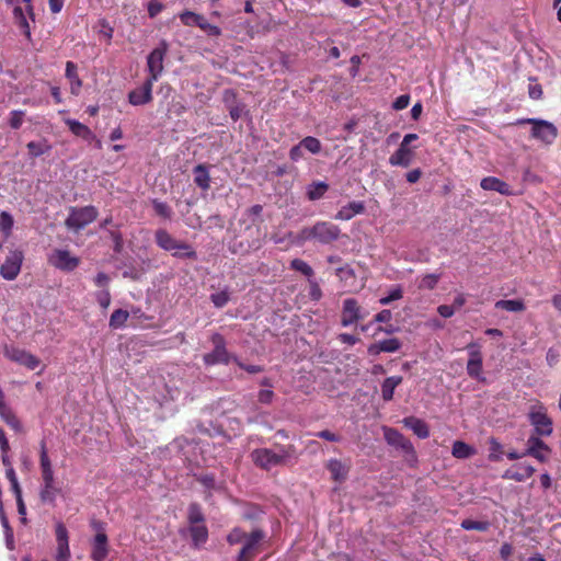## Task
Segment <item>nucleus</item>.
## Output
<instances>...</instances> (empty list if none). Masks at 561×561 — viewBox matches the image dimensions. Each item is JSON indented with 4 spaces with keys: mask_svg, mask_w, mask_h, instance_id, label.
Listing matches in <instances>:
<instances>
[{
    "mask_svg": "<svg viewBox=\"0 0 561 561\" xmlns=\"http://www.w3.org/2000/svg\"><path fill=\"white\" fill-rule=\"evenodd\" d=\"M94 285L101 289H108L111 277L104 272H99L93 279Z\"/></svg>",
    "mask_w": 561,
    "mask_h": 561,
    "instance_id": "obj_53",
    "label": "nucleus"
},
{
    "mask_svg": "<svg viewBox=\"0 0 561 561\" xmlns=\"http://www.w3.org/2000/svg\"><path fill=\"white\" fill-rule=\"evenodd\" d=\"M70 548L69 543L57 545L56 561H69Z\"/></svg>",
    "mask_w": 561,
    "mask_h": 561,
    "instance_id": "obj_54",
    "label": "nucleus"
},
{
    "mask_svg": "<svg viewBox=\"0 0 561 561\" xmlns=\"http://www.w3.org/2000/svg\"><path fill=\"white\" fill-rule=\"evenodd\" d=\"M23 260V251L19 249L11 250L0 266V276L7 280L15 279L21 272Z\"/></svg>",
    "mask_w": 561,
    "mask_h": 561,
    "instance_id": "obj_13",
    "label": "nucleus"
},
{
    "mask_svg": "<svg viewBox=\"0 0 561 561\" xmlns=\"http://www.w3.org/2000/svg\"><path fill=\"white\" fill-rule=\"evenodd\" d=\"M476 453L474 448L465 442L456 440L453 444L451 454L455 458L466 459L473 456Z\"/></svg>",
    "mask_w": 561,
    "mask_h": 561,
    "instance_id": "obj_35",
    "label": "nucleus"
},
{
    "mask_svg": "<svg viewBox=\"0 0 561 561\" xmlns=\"http://www.w3.org/2000/svg\"><path fill=\"white\" fill-rule=\"evenodd\" d=\"M252 461L255 466L264 470H271L277 466H285L291 459L297 458L296 447L294 445H278L277 451L270 448H257L251 453Z\"/></svg>",
    "mask_w": 561,
    "mask_h": 561,
    "instance_id": "obj_2",
    "label": "nucleus"
},
{
    "mask_svg": "<svg viewBox=\"0 0 561 561\" xmlns=\"http://www.w3.org/2000/svg\"><path fill=\"white\" fill-rule=\"evenodd\" d=\"M469 358L467 362V374L470 378L476 379L480 382H485L486 379L483 376V355L481 352V346L471 342L466 346Z\"/></svg>",
    "mask_w": 561,
    "mask_h": 561,
    "instance_id": "obj_9",
    "label": "nucleus"
},
{
    "mask_svg": "<svg viewBox=\"0 0 561 561\" xmlns=\"http://www.w3.org/2000/svg\"><path fill=\"white\" fill-rule=\"evenodd\" d=\"M363 318L364 316L362 314V307L356 299L347 298L343 301L341 314L342 327H350Z\"/></svg>",
    "mask_w": 561,
    "mask_h": 561,
    "instance_id": "obj_17",
    "label": "nucleus"
},
{
    "mask_svg": "<svg viewBox=\"0 0 561 561\" xmlns=\"http://www.w3.org/2000/svg\"><path fill=\"white\" fill-rule=\"evenodd\" d=\"M66 77L70 80V91L73 95L80 93L82 80L78 76L77 66L72 61L66 62Z\"/></svg>",
    "mask_w": 561,
    "mask_h": 561,
    "instance_id": "obj_31",
    "label": "nucleus"
},
{
    "mask_svg": "<svg viewBox=\"0 0 561 561\" xmlns=\"http://www.w3.org/2000/svg\"><path fill=\"white\" fill-rule=\"evenodd\" d=\"M25 116V111L22 110H13L9 114V125L12 129H19Z\"/></svg>",
    "mask_w": 561,
    "mask_h": 561,
    "instance_id": "obj_48",
    "label": "nucleus"
},
{
    "mask_svg": "<svg viewBox=\"0 0 561 561\" xmlns=\"http://www.w3.org/2000/svg\"><path fill=\"white\" fill-rule=\"evenodd\" d=\"M480 186L484 191H494L506 196L512 194L511 186L506 182L495 176L483 178L480 182Z\"/></svg>",
    "mask_w": 561,
    "mask_h": 561,
    "instance_id": "obj_24",
    "label": "nucleus"
},
{
    "mask_svg": "<svg viewBox=\"0 0 561 561\" xmlns=\"http://www.w3.org/2000/svg\"><path fill=\"white\" fill-rule=\"evenodd\" d=\"M403 378L401 376H391L383 380L381 383V397L383 401H391L393 399L394 389L401 385Z\"/></svg>",
    "mask_w": 561,
    "mask_h": 561,
    "instance_id": "obj_32",
    "label": "nucleus"
},
{
    "mask_svg": "<svg viewBox=\"0 0 561 561\" xmlns=\"http://www.w3.org/2000/svg\"><path fill=\"white\" fill-rule=\"evenodd\" d=\"M0 417L5 422L8 426H10L16 433L22 432L23 427L13 412V410L5 403V394L0 387Z\"/></svg>",
    "mask_w": 561,
    "mask_h": 561,
    "instance_id": "obj_20",
    "label": "nucleus"
},
{
    "mask_svg": "<svg viewBox=\"0 0 561 561\" xmlns=\"http://www.w3.org/2000/svg\"><path fill=\"white\" fill-rule=\"evenodd\" d=\"M413 158V152L409 147L402 145L390 156L389 163L393 167L408 168Z\"/></svg>",
    "mask_w": 561,
    "mask_h": 561,
    "instance_id": "obj_25",
    "label": "nucleus"
},
{
    "mask_svg": "<svg viewBox=\"0 0 561 561\" xmlns=\"http://www.w3.org/2000/svg\"><path fill=\"white\" fill-rule=\"evenodd\" d=\"M402 297H403V291H402L401 286H396L394 288H392L390 290L388 296L382 297V298L379 299V304L382 305V306H387V305L391 304L394 300L401 299Z\"/></svg>",
    "mask_w": 561,
    "mask_h": 561,
    "instance_id": "obj_49",
    "label": "nucleus"
},
{
    "mask_svg": "<svg viewBox=\"0 0 561 561\" xmlns=\"http://www.w3.org/2000/svg\"><path fill=\"white\" fill-rule=\"evenodd\" d=\"M327 468L331 472L334 481L341 482L346 479L347 470L340 460L330 459L328 461Z\"/></svg>",
    "mask_w": 561,
    "mask_h": 561,
    "instance_id": "obj_34",
    "label": "nucleus"
},
{
    "mask_svg": "<svg viewBox=\"0 0 561 561\" xmlns=\"http://www.w3.org/2000/svg\"><path fill=\"white\" fill-rule=\"evenodd\" d=\"M39 466L42 473L39 499L43 503L55 506L56 497L61 493V489L56 485L51 461L44 440L41 443Z\"/></svg>",
    "mask_w": 561,
    "mask_h": 561,
    "instance_id": "obj_3",
    "label": "nucleus"
},
{
    "mask_svg": "<svg viewBox=\"0 0 561 561\" xmlns=\"http://www.w3.org/2000/svg\"><path fill=\"white\" fill-rule=\"evenodd\" d=\"M95 300L100 307L106 310L111 305V293L110 289H101L94 294Z\"/></svg>",
    "mask_w": 561,
    "mask_h": 561,
    "instance_id": "obj_50",
    "label": "nucleus"
},
{
    "mask_svg": "<svg viewBox=\"0 0 561 561\" xmlns=\"http://www.w3.org/2000/svg\"><path fill=\"white\" fill-rule=\"evenodd\" d=\"M262 211L263 206L260 204L253 205L245 210L244 215L251 218V225H248L244 229V234H247L248 238L245 241L234 242L230 247V251L233 254L244 255L262 247V240L264 238V233L261 230L263 221L261 218Z\"/></svg>",
    "mask_w": 561,
    "mask_h": 561,
    "instance_id": "obj_1",
    "label": "nucleus"
},
{
    "mask_svg": "<svg viewBox=\"0 0 561 561\" xmlns=\"http://www.w3.org/2000/svg\"><path fill=\"white\" fill-rule=\"evenodd\" d=\"M152 87L153 83L146 80L140 88L128 93V102L135 106L150 103L152 101Z\"/></svg>",
    "mask_w": 561,
    "mask_h": 561,
    "instance_id": "obj_19",
    "label": "nucleus"
},
{
    "mask_svg": "<svg viewBox=\"0 0 561 561\" xmlns=\"http://www.w3.org/2000/svg\"><path fill=\"white\" fill-rule=\"evenodd\" d=\"M274 399V392L271 389H264L259 391L257 400L263 404H270Z\"/></svg>",
    "mask_w": 561,
    "mask_h": 561,
    "instance_id": "obj_60",
    "label": "nucleus"
},
{
    "mask_svg": "<svg viewBox=\"0 0 561 561\" xmlns=\"http://www.w3.org/2000/svg\"><path fill=\"white\" fill-rule=\"evenodd\" d=\"M214 350L204 355L203 360L205 365L213 366L216 364H229L230 356L226 348V340L220 333H214L210 337Z\"/></svg>",
    "mask_w": 561,
    "mask_h": 561,
    "instance_id": "obj_10",
    "label": "nucleus"
},
{
    "mask_svg": "<svg viewBox=\"0 0 561 561\" xmlns=\"http://www.w3.org/2000/svg\"><path fill=\"white\" fill-rule=\"evenodd\" d=\"M55 534L57 545L69 543L68 530L61 522L56 524Z\"/></svg>",
    "mask_w": 561,
    "mask_h": 561,
    "instance_id": "obj_51",
    "label": "nucleus"
},
{
    "mask_svg": "<svg viewBox=\"0 0 561 561\" xmlns=\"http://www.w3.org/2000/svg\"><path fill=\"white\" fill-rule=\"evenodd\" d=\"M341 236L339 226L330 221H318L311 227H305L300 230L298 239L301 242L317 241L321 244H330L336 241Z\"/></svg>",
    "mask_w": 561,
    "mask_h": 561,
    "instance_id": "obj_4",
    "label": "nucleus"
},
{
    "mask_svg": "<svg viewBox=\"0 0 561 561\" xmlns=\"http://www.w3.org/2000/svg\"><path fill=\"white\" fill-rule=\"evenodd\" d=\"M528 421L533 426L535 436L548 437L553 433V421L548 415L547 409L542 402L536 401L528 412Z\"/></svg>",
    "mask_w": 561,
    "mask_h": 561,
    "instance_id": "obj_6",
    "label": "nucleus"
},
{
    "mask_svg": "<svg viewBox=\"0 0 561 561\" xmlns=\"http://www.w3.org/2000/svg\"><path fill=\"white\" fill-rule=\"evenodd\" d=\"M163 4L158 1V0H150L148 2V15L150 18H154L157 16L162 10H163Z\"/></svg>",
    "mask_w": 561,
    "mask_h": 561,
    "instance_id": "obj_56",
    "label": "nucleus"
},
{
    "mask_svg": "<svg viewBox=\"0 0 561 561\" xmlns=\"http://www.w3.org/2000/svg\"><path fill=\"white\" fill-rule=\"evenodd\" d=\"M65 124L69 127L70 131L77 137H80L84 140H92L95 138V135L87 125L76 119L67 118L65 119Z\"/></svg>",
    "mask_w": 561,
    "mask_h": 561,
    "instance_id": "obj_30",
    "label": "nucleus"
},
{
    "mask_svg": "<svg viewBox=\"0 0 561 561\" xmlns=\"http://www.w3.org/2000/svg\"><path fill=\"white\" fill-rule=\"evenodd\" d=\"M209 168L210 167L205 163H199L193 169L194 183L204 192H207L210 188L211 179Z\"/></svg>",
    "mask_w": 561,
    "mask_h": 561,
    "instance_id": "obj_23",
    "label": "nucleus"
},
{
    "mask_svg": "<svg viewBox=\"0 0 561 561\" xmlns=\"http://www.w3.org/2000/svg\"><path fill=\"white\" fill-rule=\"evenodd\" d=\"M494 307L510 312H522L526 309L525 302L522 299L497 300Z\"/></svg>",
    "mask_w": 561,
    "mask_h": 561,
    "instance_id": "obj_33",
    "label": "nucleus"
},
{
    "mask_svg": "<svg viewBox=\"0 0 561 561\" xmlns=\"http://www.w3.org/2000/svg\"><path fill=\"white\" fill-rule=\"evenodd\" d=\"M156 214L164 219H170L172 216V208L165 203L158 199L152 202Z\"/></svg>",
    "mask_w": 561,
    "mask_h": 561,
    "instance_id": "obj_47",
    "label": "nucleus"
},
{
    "mask_svg": "<svg viewBox=\"0 0 561 561\" xmlns=\"http://www.w3.org/2000/svg\"><path fill=\"white\" fill-rule=\"evenodd\" d=\"M13 226H14L13 216L5 210L0 211V232L2 233L4 239H8L11 237Z\"/></svg>",
    "mask_w": 561,
    "mask_h": 561,
    "instance_id": "obj_36",
    "label": "nucleus"
},
{
    "mask_svg": "<svg viewBox=\"0 0 561 561\" xmlns=\"http://www.w3.org/2000/svg\"><path fill=\"white\" fill-rule=\"evenodd\" d=\"M439 280V275L436 274H426L421 283L420 288L434 289Z\"/></svg>",
    "mask_w": 561,
    "mask_h": 561,
    "instance_id": "obj_52",
    "label": "nucleus"
},
{
    "mask_svg": "<svg viewBox=\"0 0 561 561\" xmlns=\"http://www.w3.org/2000/svg\"><path fill=\"white\" fill-rule=\"evenodd\" d=\"M188 533L194 548L198 549L208 540V528L205 524L190 525Z\"/></svg>",
    "mask_w": 561,
    "mask_h": 561,
    "instance_id": "obj_28",
    "label": "nucleus"
},
{
    "mask_svg": "<svg viewBox=\"0 0 561 561\" xmlns=\"http://www.w3.org/2000/svg\"><path fill=\"white\" fill-rule=\"evenodd\" d=\"M290 268L296 272H300L307 277H311L314 274L312 267L301 259H294L290 262Z\"/></svg>",
    "mask_w": 561,
    "mask_h": 561,
    "instance_id": "obj_44",
    "label": "nucleus"
},
{
    "mask_svg": "<svg viewBox=\"0 0 561 561\" xmlns=\"http://www.w3.org/2000/svg\"><path fill=\"white\" fill-rule=\"evenodd\" d=\"M28 154L33 158L39 157L50 151L51 146L47 140L42 141H30L27 145Z\"/></svg>",
    "mask_w": 561,
    "mask_h": 561,
    "instance_id": "obj_38",
    "label": "nucleus"
},
{
    "mask_svg": "<svg viewBox=\"0 0 561 561\" xmlns=\"http://www.w3.org/2000/svg\"><path fill=\"white\" fill-rule=\"evenodd\" d=\"M337 340L341 343L348 344V345H355L356 343L359 342V337H357L355 335H352V334H348V333H340L337 335Z\"/></svg>",
    "mask_w": 561,
    "mask_h": 561,
    "instance_id": "obj_61",
    "label": "nucleus"
},
{
    "mask_svg": "<svg viewBox=\"0 0 561 561\" xmlns=\"http://www.w3.org/2000/svg\"><path fill=\"white\" fill-rule=\"evenodd\" d=\"M98 209L94 206L71 207L65 225L73 231H80L98 217Z\"/></svg>",
    "mask_w": 561,
    "mask_h": 561,
    "instance_id": "obj_8",
    "label": "nucleus"
},
{
    "mask_svg": "<svg viewBox=\"0 0 561 561\" xmlns=\"http://www.w3.org/2000/svg\"><path fill=\"white\" fill-rule=\"evenodd\" d=\"M302 150H304V148L300 144L291 147V149L289 150L290 160H293L295 162L299 161L304 157Z\"/></svg>",
    "mask_w": 561,
    "mask_h": 561,
    "instance_id": "obj_63",
    "label": "nucleus"
},
{
    "mask_svg": "<svg viewBox=\"0 0 561 561\" xmlns=\"http://www.w3.org/2000/svg\"><path fill=\"white\" fill-rule=\"evenodd\" d=\"M409 104H410V95L402 94L396 99V101L392 104V107L397 111H401V110L408 107Z\"/></svg>",
    "mask_w": 561,
    "mask_h": 561,
    "instance_id": "obj_57",
    "label": "nucleus"
},
{
    "mask_svg": "<svg viewBox=\"0 0 561 561\" xmlns=\"http://www.w3.org/2000/svg\"><path fill=\"white\" fill-rule=\"evenodd\" d=\"M401 346V341L397 337H392L370 344L367 348V353L371 356H377L382 352L394 353L398 352Z\"/></svg>",
    "mask_w": 561,
    "mask_h": 561,
    "instance_id": "obj_22",
    "label": "nucleus"
},
{
    "mask_svg": "<svg viewBox=\"0 0 561 561\" xmlns=\"http://www.w3.org/2000/svg\"><path fill=\"white\" fill-rule=\"evenodd\" d=\"M517 124L531 125L530 137L540 141L545 146H551L558 138L559 131L557 126L548 121L540 118H522Z\"/></svg>",
    "mask_w": 561,
    "mask_h": 561,
    "instance_id": "obj_7",
    "label": "nucleus"
},
{
    "mask_svg": "<svg viewBox=\"0 0 561 561\" xmlns=\"http://www.w3.org/2000/svg\"><path fill=\"white\" fill-rule=\"evenodd\" d=\"M460 526L465 530L486 531L490 528V523L486 520H473L468 518L463 519Z\"/></svg>",
    "mask_w": 561,
    "mask_h": 561,
    "instance_id": "obj_42",
    "label": "nucleus"
},
{
    "mask_svg": "<svg viewBox=\"0 0 561 561\" xmlns=\"http://www.w3.org/2000/svg\"><path fill=\"white\" fill-rule=\"evenodd\" d=\"M16 501V506H18V513L20 515V522L23 524V525H27V518H26V506H25V503L23 501V497L22 496H19Z\"/></svg>",
    "mask_w": 561,
    "mask_h": 561,
    "instance_id": "obj_59",
    "label": "nucleus"
},
{
    "mask_svg": "<svg viewBox=\"0 0 561 561\" xmlns=\"http://www.w3.org/2000/svg\"><path fill=\"white\" fill-rule=\"evenodd\" d=\"M536 469L531 465H518L513 469H508L503 474V478L511 479L516 482H523L533 477Z\"/></svg>",
    "mask_w": 561,
    "mask_h": 561,
    "instance_id": "obj_26",
    "label": "nucleus"
},
{
    "mask_svg": "<svg viewBox=\"0 0 561 561\" xmlns=\"http://www.w3.org/2000/svg\"><path fill=\"white\" fill-rule=\"evenodd\" d=\"M299 144L312 154H318L322 149L321 141L312 136L305 137Z\"/></svg>",
    "mask_w": 561,
    "mask_h": 561,
    "instance_id": "obj_41",
    "label": "nucleus"
},
{
    "mask_svg": "<svg viewBox=\"0 0 561 561\" xmlns=\"http://www.w3.org/2000/svg\"><path fill=\"white\" fill-rule=\"evenodd\" d=\"M108 554L107 535L102 529L98 531L92 542L91 559L93 561H104Z\"/></svg>",
    "mask_w": 561,
    "mask_h": 561,
    "instance_id": "obj_21",
    "label": "nucleus"
},
{
    "mask_svg": "<svg viewBox=\"0 0 561 561\" xmlns=\"http://www.w3.org/2000/svg\"><path fill=\"white\" fill-rule=\"evenodd\" d=\"M230 300V294L228 289L215 293L210 295V301L216 308H224Z\"/></svg>",
    "mask_w": 561,
    "mask_h": 561,
    "instance_id": "obj_45",
    "label": "nucleus"
},
{
    "mask_svg": "<svg viewBox=\"0 0 561 561\" xmlns=\"http://www.w3.org/2000/svg\"><path fill=\"white\" fill-rule=\"evenodd\" d=\"M402 423L413 431L420 438H427L430 436L428 425L421 419L415 416H408L402 420Z\"/></svg>",
    "mask_w": 561,
    "mask_h": 561,
    "instance_id": "obj_29",
    "label": "nucleus"
},
{
    "mask_svg": "<svg viewBox=\"0 0 561 561\" xmlns=\"http://www.w3.org/2000/svg\"><path fill=\"white\" fill-rule=\"evenodd\" d=\"M4 356L31 370H34L39 365V359L35 355L19 347H5Z\"/></svg>",
    "mask_w": 561,
    "mask_h": 561,
    "instance_id": "obj_15",
    "label": "nucleus"
},
{
    "mask_svg": "<svg viewBox=\"0 0 561 561\" xmlns=\"http://www.w3.org/2000/svg\"><path fill=\"white\" fill-rule=\"evenodd\" d=\"M392 319V313L389 309H383L374 317L375 322L387 323Z\"/></svg>",
    "mask_w": 561,
    "mask_h": 561,
    "instance_id": "obj_62",
    "label": "nucleus"
},
{
    "mask_svg": "<svg viewBox=\"0 0 561 561\" xmlns=\"http://www.w3.org/2000/svg\"><path fill=\"white\" fill-rule=\"evenodd\" d=\"M364 211V203L359 201H353L341 207V209L335 214L334 218L336 220H351L354 216L363 214Z\"/></svg>",
    "mask_w": 561,
    "mask_h": 561,
    "instance_id": "obj_27",
    "label": "nucleus"
},
{
    "mask_svg": "<svg viewBox=\"0 0 561 561\" xmlns=\"http://www.w3.org/2000/svg\"><path fill=\"white\" fill-rule=\"evenodd\" d=\"M129 317L128 311L124 309H116L113 311L110 318V327L112 329H119L123 328Z\"/></svg>",
    "mask_w": 561,
    "mask_h": 561,
    "instance_id": "obj_40",
    "label": "nucleus"
},
{
    "mask_svg": "<svg viewBox=\"0 0 561 561\" xmlns=\"http://www.w3.org/2000/svg\"><path fill=\"white\" fill-rule=\"evenodd\" d=\"M551 448L539 436L530 435L527 439V449L525 455L534 457L539 462H547Z\"/></svg>",
    "mask_w": 561,
    "mask_h": 561,
    "instance_id": "obj_16",
    "label": "nucleus"
},
{
    "mask_svg": "<svg viewBox=\"0 0 561 561\" xmlns=\"http://www.w3.org/2000/svg\"><path fill=\"white\" fill-rule=\"evenodd\" d=\"M316 436L319 438L325 439L328 442H340L341 440L340 435H337L329 430L320 431V432L316 433Z\"/></svg>",
    "mask_w": 561,
    "mask_h": 561,
    "instance_id": "obj_58",
    "label": "nucleus"
},
{
    "mask_svg": "<svg viewBox=\"0 0 561 561\" xmlns=\"http://www.w3.org/2000/svg\"><path fill=\"white\" fill-rule=\"evenodd\" d=\"M222 99L227 110L229 111L231 119L237 122L241 118L244 113L245 105L238 101L237 93L231 89H227L224 91Z\"/></svg>",
    "mask_w": 561,
    "mask_h": 561,
    "instance_id": "obj_18",
    "label": "nucleus"
},
{
    "mask_svg": "<svg viewBox=\"0 0 561 561\" xmlns=\"http://www.w3.org/2000/svg\"><path fill=\"white\" fill-rule=\"evenodd\" d=\"M154 241L162 250L172 252L174 257L188 260L197 259V253L191 244L178 241L165 229H158L154 232Z\"/></svg>",
    "mask_w": 561,
    "mask_h": 561,
    "instance_id": "obj_5",
    "label": "nucleus"
},
{
    "mask_svg": "<svg viewBox=\"0 0 561 561\" xmlns=\"http://www.w3.org/2000/svg\"><path fill=\"white\" fill-rule=\"evenodd\" d=\"M264 538L265 533L262 529H253L243 541L237 561H253L260 552V546Z\"/></svg>",
    "mask_w": 561,
    "mask_h": 561,
    "instance_id": "obj_11",
    "label": "nucleus"
},
{
    "mask_svg": "<svg viewBox=\"0 0 561 561\" xmlns=\"http://www.w3.org/2000/svg\"><path fill=\"white\" fill-rule=\"evenodd\" d=\"M167 53L165 45L163 47L154 48L147 58V67L149 77L147 81L154 83L163 71V59Z\"/></svg>",
    "mask_w": 561,
    "mask_h": 561,
    "instance_id": "obj_14",
    "label": "nucleus"
},
{
    "mask_svg": "<svg viewBox=\"0 0 561 561\" xmlns=\"http://www.w3.org/2000/svg\"><path fill=\"white\" fill-rule=\"evenodd\" d=\"M249 534L243 531L240 527H234L228 535H227V542L231 546L241 543L245 540Z\"/></svg>",
    "mask_w": 561,
    "mask_h": 561,
    "instance_id": "obj_46",
    "label": "nucleus"
},
{
    "mask_svg": "<svg viewBox=\"0 0 561 561\" xmlns=\"http://www.w3.org/2000/svg\"><path fill=\"white\" fill-rule=\"evenodd\" d=\"M187 520L190 525L205 524V516L198 503H191L187 508Z\"/></svg>",
    "mask_w": 561,
    "mask_h": 561,
    "instance_id": "obj_37",
    "label": "nucleus"
},
{
    "mask_svg": "<svg viewBox=\"0 0 561 561\" xmlns=\"http://www.w3.org/2000/svg\"><path fill=\"white\" fill-rule=\"evenodd\" d=\"M202 31H204L209 36L218 37L221 35V30L217 25L210 24L209 22L204 24Z\"/></svg>",
    "mask_w": 561,
    "mask_h": 561,
    "instance_id": "obj_64",
    "label": "nucleus"
},
{
    "mask_svg": "<svg viewBox=\"0 0 561 561\" xmlns=\"http://www.w3.org/2000/svg\"><path fill=\"white\" fill-rule=\"evenodd\" d=\"M48 263L62 272H72L80 265V259L68 250L55 249L48 255Z\"/></svg>",
    "mask_w": 561,
    "mask_h": 561,
    "instance_id": "obj_12",
    "label": "nucleus"
},
{
    "mask_svg": "<svg viewBox=\"0 0 561 561\" xmlns=\"http://www.w3.org/2000/svg\"><path fill=\"white\" fill-rule=\"evenodd\" d=\"M329 190V185L325 182H313L308 186L307 197L310 201H317L323 197Z\"/></svg>",
    "mask_w": 561,
    "mask_h": 561,
    "instance_id": "obj_39",
    "label": "nucleus"
},
{
    "mask_svg": "<svg viewBox=\"0 0 561 561\" xmlns=\"http://www.w3.org/2000/svg\"><path fill=\"white\" fill-rule=\"evenodd\" d=\"M181 22L185 26H194L196 21V13L193 11L185 10L179 14Z\"/></svg>",
    "mask_w": 561,
    "mask_h": 561,
    "instance_id": "obj_55",
    "label": "nucleus"
},
{
    "mask_svg": "<svg viewBox=\"0 0 561 561\" xmlns=\"http://www.w3.org/2000/svg\"><path fill=\"white\" fill-rule=\"evenodd\" d=\"M383 434L386 442L391 446L398 447L404 439V436L396 428L385 427Z\"/></svg>",
    "mask_w": 561,
    "mask_h": 561,
    "instance_id": "obj_43",
    "label": "nucleus"
}]
</instances>
